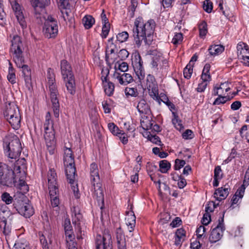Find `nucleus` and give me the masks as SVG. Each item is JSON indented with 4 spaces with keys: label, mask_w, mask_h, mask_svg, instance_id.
Returning a JSON list of instances; mask_svg holds the SVG:
<instances>
[{
    "label": "nucleus",
    "mask_w": 249,
    "mask_h": 249,
    "mask_svg": "<svg viewBox=\"0 0 249 249\" xmlns=\"http://www.w3.org/2000/svg\"><path fill=\"white\" fill-rule=\"evenodd\" d=\"M155 27L154 20L143 22L142 17L137 18L134 21L133 36L137 46L139 48L143 41L145 45L150 46L153 40V33Z\"/></svg>",
    "instance_id": "f257e3e1"
},
{
    "label": "nucleus",
    "mask_w": 249,
    "mask_h": 249,
    "mask_svg": "<svg viewBox=\"0 0 249 249\" xmlns=\"http://www.w3.org/2000/svg\"><path fill=\"white\" fill-rule=\"evenodd\" d=\"M23 50V44L20 37L17 35L14 36L11 40L10 53L13 55V59L17 66L22 69L25 82L28 85L31 82V71L28 66L24 64Z\"/></svg>",
    "instance_id": "f03ea898"
},
{
    "label": "nucleus",
    "mask_w": 249,
    "mask_h": 249,
    "mask_svg": "<svg viewBox=\"0 0 249 249\" xmlns=\"http://www.w3.org/2000/svg\"><path fill=\"white\" fill-rule=\"evenodd\" d=\"M63 162L65 167V174L68 182L71 184L74 196L78 198V182L75 179L76 175L74 157L71 148L65 147Z\"/></svg>",
    "instance_id": "7ed1b4c3"
},
{
    "label": "nucleus",
    "mask_w": 249,
    "mask_h": 249,
    "mask_svg": "<svg viewBox=\"0 0 249 249\" xmlns=\"http://www.w3.org/2000/svg\"><path fill=\"white\" fill-rule=\"evenodd\" d=\"M19 177L12 169H9L5 164L0 166V184L9 187H16L23 191H28L25 183H20Z\"/></svg>",
    "instance_id": "20e7f679"
},
{
    "label": "nucleus",
    "mask_w": 249,
    "mask_h": 249,
    "mask_svg": "<svg viewBox=\"0 0 249 249\" xmlns=\"http://www.w3.org/2000/svg\"><path fill=\"white\" fill-rule=\"evenodd\" d=\"M90 181L94 187L93 197L96 199L101 209L104 207V196L98 173L97 165L92 163L90 166Z\"/></svg>",
    "instance_id": "39448f33"
},
{
    "label": "nucleus",
    "mask_w": 249,
    "mask_h": 249,
    "mask_svg": "<svg viewBox=\"0 0 249 249\" xmlns=\"http://www.w3.org/2000/svg\"><path fill=\"white\" fill-rule=\"evenodd\" d=\"M4 154L9 162L13 163L17 159L21 152L22 147L19 139L17 136L5 140L3 142Z\"/></svg>",
    "instance_id": "423d86ee"
},
{
    "label": "nucleus",
    "mask_w": 249,
    "mask_h": 249,
    "mask_svg": "<svg viewBox=\"0 0 249 249\" xmlns=\"http://www.w3.org/2000/svg\"><path fill=\"white\" fill-rule=\"evenodd\" d=\"M60 66L61 74L66 83L67 89L71 94L73 95L75 93L76 87L71 68L66 60L61 61Z\"/></svg>",
    "instance_id": "0eeeda50"
},
{
    "label": "nucleus",
    "mask_w": 249,
    "mask_h": 249,
    "mask_svg": "<svg viewBox=\"0 0 249 249\" xmlns=\"http://www.w3.org/2000/svg\"><path fill=\"white\" fill-rule=\"evenodd\" d=\"M4 116L14 129H18L20 127V115L16 105L9 104L4 112Z\"/></svg>",
    "instance_id": "6e6552de"
},
{
    "label": "nucleus",
    "mask_w": 249,
    "mask_h": 249,
    "mask_svg": "<svg viewBox=\"0 0 249 249\" xmlns=\"http://www.w3.org/2000/svg\"><path fill=\"white\" fill-rule=\"evenodd\" d=\"M44 13L40 15L39 17L41 18L43 17L45 19L43 30L44 35L48 38H54L58 33L57 20L51 15H47L46 17L44 16Z\"/></svg>",
    "instance_id": "1a4fd4ad"
},
{
    "label": "nucleus",
    "mask_w": 249,
    "mask_h": 249,
    "mask_svg": "<svg viewBox=\"0 0 249 249\" xmlns=\"http://www.w3.org/2000/svg\"><path fill=\"white\" fill-rule=\"evenodd\" d=\"M96 249H113L111 234L105 230L103 235L97 234L95 239Z\"/></svg>",
    "instance_id": "9d476101"
},
{
    "label": "nucleus",
    "mask_w": 249,
    "mask_h": 249,
    "mask_svg": "<svg viewBox=\"0 0 249 249\" xmlns=\"http://www.w3.org/2000/svg\"><path fill=\"white\" fill-rule=\"evenodd\" d=\"M225 212H223L222 216L218 219V224L214 227L211 231L209 237V241L214 243L218 241L223 236V231L225 230L224 223V217Z\"/></svg>",
    "instance_id": "9b49d317"
},
{
    "label": "nucleus",
    "mask_w": 249,
    "mask_h": 249,
    "mask_svg": "<svg viewBox=\"0 0 249 249\" xmlns=\"http://www.w3.org/2000/svg\"><path fill=\"white\" fill-rule=\"evenodd\" d=\"M14 167L12 169L17 174V176H20V183H25V178L26 174L25 169L26 168V161L25 158L18 159L14 160Z\"/></svg>",
    "instance_id": "f8f14e48"
},
{
    "label": "nucleus",
    "mask_w": 249,
    "mask_h": 249,
    "mask_svg": "<svg viewBox=\"0 0 249 249\" xmlns=\"http://www.w3.org/2000/svg\"><path fill=\"white\" fill-rule=\"evenodd\" d=\"M50 91V97L52 103V108L53 109L54 116L55 118H58L59 115V103L57 98L58 91L55 85L53 84H48Z\"/></svg>",
    "instance_id": "ddd939ff"
},
{
    "label": "nucleus",
    "mask_w": 249,
    "mask_h": 249,
    "mask_svg": "<svg viewBox=\"0 0 249 249\" xmlns=\"http://www.w3.org/2000/svg\"><path fill=\"white\" fill-rule=\"evenodd\" d=\"M143 62L139 53H135L132 58V65L134 71L140 80L144 79L145 73L142 66Z\"/></svg>",
    "instance_id": "4468645a"
},
{
    "label": "nucleus",
    "mask_w": 249,
    "mask_h": 249,
    "mask_svg": "<svg viewBox=\"0 0 249 249\" xmlns=\"http://www.w3.org/2000/svg\"><path fill=\"white\" fill-rule=\"evenodd\" d=\"M9 213L10 211L7 207L4 204H0V227L3 229V232L5 233L8 231L6 228L7 220L11 221L14 218V215H11L7 219L6 216H8Z\"/></svg>",
    "instance_id": "2eb2a0df"
},
{
    "label": "nucleus",
    "mask_w": 249,
    "mask_h": 249,
    "mask_svg": "<svg viewBox=\"0 0 249 249\" xmlns=\"http://www.w3.org/2000/svg\"><path fill=\"white\" fill-rule=\"evenodd\" d=\"M30 1L36 18L46 12V7L50 3V0H30Z\"/></svg>",
    "instance_id": "dca6fc26"
},
{
    "label": "nucleus",
    "mask_w": 249,
    "mask_h": 249,
    "mask_svg": "<svg viewBox=\"0 0 249 249\" xmlns=\"http://www.w3.org/2000/svg\"><path fill=\"white\" fill-rule=\"evenodd\" d=\"M15 15L22 28L26 27V23L20 5L18 3L17 0H9Z\"/></svg>",
    "instance_id": "f3484780"
},
{
    "label": "nucleus",
    "mask_w": 249,
    "mask_h": 249,
    "mask_svg": "<svg viewBox=\"0 0 249 249\" xmlns=\"http://www.w3.org/2000/svg\"><path fill=\"white\" fill-rule=\"evenodd\" d=\"M237 53L238 57L240 55L244 61V64L249 67V55H246L248 51L249 54V48L248 45L243 42H240L237 45Z\"/></svg>",
    "instance_id": "a211bd4d"
},
{
    "label": "nucleus",
    "mask_w": 249,
    "mask_h": 249,
    "mask_svg": "<svg viewBox=\"0 0 249 249\" xmlns=\"http://www.w3.org/2000/svg\"><path fill=\"white\" fill-rule=\"evenodd\" d=\"M44 137L46 142V145L50 154L53 153L54 148L55 144L54 130L44 131Z\"/></svg>",
    "instance_id": "6ab92c4d"
},
{
    "label": "nucleus",
    "mask_w": 249,
    "mask_h": 249,
    "mask_svg": "<svg viewBox=\"0 0 249 249\" xmlns=\"http://www.w3.org/2000/svg\"><path fill=\"white\" fill-rule=\"evenodd\" d=\"M59 8L61 10V17L66 21L68 19L70 5L68 0H57Z\"/></svg>",
    "instance_id": "aec40b11"
},
{
    "label": "nucleus",
    "mask_w": 249,
    "mask_h": 249,
    "mask_svg": "<svg viewBox=\"0 0 249 249\" xmlns=\"http://www.w3.org/2000/svg\"><path fill=\"white\" fill-rule=\"evenodd\" d=\"M230 190L229 186L226 187V185H225L224 187H222L216 189L213 194L214 197L219 201L225 199L228 196Z\"/></svg>",
    "instance_id": "412c9836"
},
{
    "label": "nucleus",
    "mask_w": 249,
    "mask_h": 249,
    "mask_svg": "<svg viewBox=\"0 0 249 249\" xmlns=\"http://www.w3.org/2000/svg\"><path fill=\"white\" fill-rule=\"evenodd\" d=\"M26 198L23 194H20L19 196H14L13 206L18 213L21 209L22 207L25 205L24 204L26 203Z\"/></svg>",
    "instance_id": "4be33fe9"
},
{
    "label": "nucleus",
    "mask_w": 249,
    "mask_h": 249,
    "mask_svg": "<svg viewBox=\"0 0 249 249\" xmlns=\"http://www.w3.org/2000/svg\"><path fill=\"white\" fill-rule=\"evenodd\" d=\"M22 207L18 213L25 217H30L34 213V210L33 206L28 202Z\"/></svg>",
    "instance_id": "5701e85b"
},
{
    "label": "nucleus",
    "mask_w": 249,
    "mask_h": 249,
    "mask_svg": "<svg viewBox=\"0 0 249 249\" xmlns=\"http://www.w3.org/2000/svg\"><path fill=\"white\" fill-rule=\"evenodd\" d=\"M116 78L118 79L119 83L121 85H127L133 80V77L129 73H124L121 75L119 73L116 74Z\"/></svg>",
    "instance_id": "b1692460"
},
{
    "label": "nucleus",
    "mask_w": 249,
    "mask_h": 249,
    "mask_svg": "<svg viewBox=\"0 0 249 249\" xmlns=\"http://www.w3.org/2000/svg\"><path fill=\"white\" fill-rule=\"evenodd\" d=\"M133 205H130V210L126 212V224L127 226H135L136 216L132 210Z\"/></svg>",
    "instance_id": "393cba45"
},
{
    "label": "nucleus",
    "mask_w": 249,
    "mask_h": 249,
    "mask_svg": "<svg viewBox=\"0 0 249 249\" xmlns=\"http://www.w3.org/2000/svg\"><path fill=\"white\" fill-rule=\"evenodd\" d=\"M137 108L140 113L148 114L151 112L149 105L144 99L141 100L138 104Z\"/></svg>",
    "instance_id": "a878e982"
},
{
    "label": "nucleus",
    "mask_w": 249,
    "mask_h": 249,
    "mask_svg": "<svg viewBox=\"0 0 249 249\" xmlns=\"http://www.w3.org/2000/svg\"><path fill=\"white\" fill-rule=\"evenodd\" d=\"M224 50V47L221 45H211L209 49V54L211 56H215L221 53Z\"/></svg>",
    "instance_id": "bb28decb"
},
{
    "label": "nucleus",
    "mask_w": 249,
    "mask_h": 249,
    "mask_svg": "<svg viewBox=\"0 0 249 249\" xmlns=\"http://www.w3.org/2000/svg\"><path fill=\"white\" fill-rule=\"evenodd\" d=\"M82 22L86 29H89L95 23V19L92 16L87 15L82 18Z\"/></svg>",
    "instance_id": "cd10ccee"
},
{
    "label": "nucleus",
    "mask_w": 249,
    "mask_h": 249,
    "mask_svg": "<svg viewBox=\"0 0 249 249\" xmlns=\"http://www.w3.org/2000/svg\"><path fill=\"white\" fill-rule=\"evenodd\" d=\"M44 131L54 130L53 121L51 119L50 112H47L45 116V122L44 124Z\"/></svg>",
    "instance_id": "c85d7f7f"
},
{
    "label": "nucleus",
    "mask_w": 249,
    "mask_h": 249,
    "mask_svg": "<svg viewBox=\"0 0 249 249\" xmlns=\"http://www.w3.org/2000/svg\"><path fill=\"white\" fill-rule=\"evenodd\" d=\"M142 119L141 120V124L142 128L145 130L152 129L154 122L152 119H149L147 116Z\"/></svg>",
    "instance_id": "c756f323"
},
{
    "label": "nucleus",
    "mask_w": 249,
    "mask_h": 249,
    "mask_svg": "<svg viewBox=\"0 0 249 249\" xmlns=\"http://www.w3.org/2000/svg\"><path fill=\"white\" fill-rule=\"evenodd\" d=\"M199 36L204 38L208 33L207 22L203 20L198 25Z\"/></svg>",
    "instance_id": "7c9ffc66"
},
{
    "label": "nucleus",
    "mask_w": 249,
    "mask_h": 249,
    "mask_svg": "<svg viewBox=\"0 0 249 249\" xmlns=\"http://www.w3.org/2000/svg\"><path fill=\"white\" fill-rule=\"evenodd\" d=\"M171 163L166 160H162L160 162V171L162 173H167L171 168Z\"/></svg>",
    "instance_id": "2f4dec72"
},
{
    "label": "nucleus",
    "mask_w": 249,
    "mask_h": 249,
    "mask_svg": "<svg viewBox=\"0 0 249 249\" xmlns=\"http://www.w3.org/2000/svg\"><path fill=\"white\" fill-rule=\"evenodd\" d=\"M73 236L69 234L66 237V241L68 249H78V245L76 241H74Z\"/></svg>",
    "instance_id": "473e14b6"
},
{
    "label": "nucleus",
    "mask_w": 249,
    "mask_h": 249,
    "mask_svg": "<svg viewBox=\"0 0 249 249\" xmlns=\"http://www.w3.org/2000/svg\"><path fill=\"white\" fill-rule=\"evenodd\" d=\"M104 86L105 93L107 96H111L113 94L114 90V84L110 81H108L107 84H104Z\"/></svg>",
    "instance_id": "72a5a7b5"
},
{
    "label": "nucleus",
    "mask_w": 249,
    "mask_h": 249,
    "mask_svg": "<svg viewBox=\"0 0 249 249\" xmlns=\"http://www.w3.org/2000/svg\"><path fill=\"white\" fill-rule=\"evenodd\" d=\"M194 64H191L189 63L183 70L184 77L189 79L191 78L192 74L193 73V67Z\"/></svg>",
    "instance_id": "f704fd0d"
},
{
    "label": "nucleus",
    "mask_w": 249,
    "mask_h": 249,
    "mask_svg": "<svg viewBox=\"0 0 249 249\" xmlns=\"http://www.w3.org/2000/svg\"><path fill=\"white\" fill-rule=\"evenodd\" d=\"M172 114L174 118L172 119V123L174 124L175 127L180 131L184 128V126L181 124V121L178 118V115L174 112H172Z\"/></svg>",
    "instance_id": "c9c22d12"
},
{
    "label": "nucleus",
    "mask_w": 249,
    "mask_h": 249,
    "mask_svg": "<svg viewBox=\"0 0 249 249\" xmlns=\"http://www.w3.org/2000/svg\"><path fill=\"white\" fill-rule=\"evenodd\" d=\"M55 171L52 169H50L48 173V184L57 183Z\"/></svg>",
    "instance_id": "e433bc0d"
},
{
    "label": "nucleus",
    "mask_w": 249,
    "mask_h": 249,
    "mask_svg": "<svg viewBox=\"0 0 249 249\" xmlns=\"http://www.w3.org/2000/svg\"><path fill=\"white\" fill-rule=\"evenodd\" d=\"M108 128L109 131L114 135H116L117 136H119V135L122 134V132H123V131L120 130L118 127L113 123H110L108 124Z\"/></svg>",
    "instance_id": "4c0bfd02"
},
{
    "label": "nucleus",
    "mask_w": 249,
    "mask_h": 249,
    "mask_svg": "<svg viewBox=\"0 0 249 249\" xmlns=\"http://www.w3.org/2000/svg\"><path fill=\"white\" fill-rule=\"evenodd\" d=\"M48 189L51 198L57 196L58 193V188L57 183L48 184Z\"/></svg>",
    "instance_id": "58836bf2"
},
{
    "label": "nucleus",
    "mask_w": 249,
    "mask_h": 249,
    "mask_svg": "<svg viewBox=\"0 0 249 249\" xmlns=\"http://www.w3.org/2000/svg\"><path fill=\"white\" fill-rule=\"evenodd\" d=\"M7 79L12 84H14L16 83V75L14 72V69L12 67L10 66L9 68V73L7 75Z\"/></svg>",
    "instance_id": "ea45409f"
},
{
    "label": "nucleus",
    "mask_w": 249,
    "mask_h": 249,
    "mask_svg": "<svg viewBox=\"0 0 249 249\" xmlns=\"http://www.w3.org/2000/svg\"><path fill=\"white\" fill-rule=\"evenodd\" d=\"M231 100L229 96H223L221 94L214 100L213 105H219L220 104H225L227 101Z\"/></svg>",
    "instance_id": "a19ab883"
},
{
    "label": "nucleus",
    "mask_w": 249,
    "mask_h": 249,
    "mask_svg": "<svg viewBox=\"0 0 249 249\" xmlns=\"http://www.w3.org/2000/svg\"><path fill=\"white\" fill-rule=\"evenodd\" d=\"M1 198V200L7 205L12 203L14 200V198L7 192H4L2 194Z\"/></svg>",
    "instance_id": "79ce46f5"
},
{
    "label": "nucleus",
    "mask_w": 249,
    "mask_h": 249,
    "mask_svg": "<svg viewBox=\"0 0 249 249\" xmlns=\"http://www.w3.org/2000/svg\"><path fill=\"white\" fill-rule=\"evenodd\" d=\"M110 31V24L109 23L105 22L103 25L102 33L101 34V36L102 38H107V36L108 35V33Z\"/></svg>",
    "instance_id": "37998d69"
},
{
    "label": "nucleus",
    "mask_w": 249,
    "mask_h": 249,
    "mask_svg": "<svg viewBox=\"0 0 249 249\" xmlns=\"http://www.w3.org/2000/svg\"><path fill=\"white\" fill-rule=\"evenodd\" d=\"M124 92L126 96H131L132 97L138 96L139 93L136 89L134 88H128L126 87L125 89Z\"/></svg>",
    "instance_id": "c03bdc74"
},
{
    "label": "nucleus",
    "mask_w": 249,
    "mask_h": 249,
    "mask_svg": "<svg viewBox=\"0 0 249 249\" xmlns=\"http://www.w3.org/2000/svg\"><path fill=\"white\" fill-rule=\"evenodd\" d=\"M128 36L129 35L127 32H122L116 36L117 41L121 43H123L126 41L128 38Z\"/></svg>",
    "instance_id": "a18cd8bd"
},
{
    "label": "nucleus",
    "mask_w": 249,
    "mask_h": 249,
    "mask_svg": "<svg viewBox=\"0 0 249 249\" xmlns=\"http://www.w3.org/2000/svg\"><path fill=\"white\" fill-rule=\"evenodd\" d=\"M47 77L48 84H53L54 83L55 76L53 73V71L51 68L48 69Z\"/></svg>",
    "instance_id": "49530a36"
},
{
    "label": "nucleus",
    "mask_w": 249,
    "mask_h": 249,
    "mask_svg": "<svg viewBox=\"0 0 249 249\" xmlns=\"http://www.w3.org/2000/svg\"><path fill=\"white\" fill-rule=\"evenodd\" d=\"M203 9L208 13H210L213 10V3L210 0H205L203 2Z\"/></svg>",
    "instance_id": "de8ad7c7"
},
{
    "label": "nucleus",
    "mask_w": 249,
    "mask_h": 249,
    "mask_svg": "<svg viewBox=\"0 0 249 249\" xmlns=\"http://www.w3.org/2000/svg\"><path fill=\"white\" fill-rule=\"evenodd\" d=\"M183 40V35L181 33H177L172 40V43L175 45L180 44Z\"/></svg>",
    "instance_id": "09e8293b"
},
{
    "label": "nucleus",
    "mask_w": 249,
    "mask_h": 249,
    "mask_svg": "<svg viewBox=\"0 0 249 249\" xmlns=\"http://www.w3.org/2000/svg\"><path fill=\"white\" fill-rule=\"evenodd\" d=\"M246 185L245 184H242L239 188L237 190L236 192H235V194L234 195L238 197L239 198L241 199L245 193V191L246 189Z\"/></svg>",
    "instance_id": "8fccbe9b"
},
{
    "label": "nucleus",
    "mask_w": 249,
    "mask_h": 249,
    "mask_svg": "<svg viewBox=\"0 0 249 249\" xmlns=\"http://www.w3.org/2000/svg\"><path fill=\"white\" fill-rule=\"evenodd\" d=\"M185 164V160H183L176 159L175 161V165L174 166V169L175 170H179L180 168L183 167Z\"/></svg>",
    "instance_id": "3c124183"
},
{
    "label": "nucleus",
    "mask_w": 249,
    "mask_h": 249,
    "mask_svg": "<svg viewBox=\"0 0 249 249\" xmlns=\"http://www.w3.org/2000/svg\"><path fill=\"white\" fill-rule=\"evenodd\" d=\"M116 235L117 242L125 240L123 232L121 227L117 228Z\"/></svg>",
    "instance_id": "603ef678"
},
{
    "label": "nucleus",
    "mask_w": 249,
    "mask_h": 249,
    "mask_svg": "<svg viewBox=\"0 0 249 249\" xmlns=\"http://www.w3.org/2000/svg\"><path fill=\"white\" fill-rule=\"evenodd\" d=\"M223 178V173L220 166H217L214 170L213 178L221 179Z\"/></svg>",
    "instance_id": "864d4df0"
},
{
    "label": "nucleus",
    "mask_w": 249,
    "mask_h": 249,
    "mask_svg": "<svg viewBox=\"0 0 249 249\" xmlns=\"http://www.w3.org/2000/svg\"><path fill=\"white\" fill-rule=\"evenodd\" d=\"M215 202L213 201H209L206 205L205 212L211 213L213 212L215 209Z\"/></svg>",
    "instance_id": "5fc2aeb1"
},
{
    "label": "nucleus",
    "mask_w": 249,
    "mask_h": 249,
    "mask_svg": "<svg viewBox=\"0 0 249 249\" xmlns=\"http://www.w3.org/2000/svg\"><path fill=\"white\" fill-rule=\"evenodd\" d=\"M211 221V214L209 213H205L202 219V223L203 225H208Z\"/></svg>",
    "instance_id": "6e6d98bb"
},
{
    "label": "nucleus",
    "mask_w": 249,
    "mask_h": 249,
    "mask_svg": "<svg viewBox=\"0 0 249 249\" xmlns=\"http://www.w3.org/2000/svg\"><path fill=\"white\" fill-rule=\"evenodd\" d=\"M182 136L185 140L191 139L194 137L193 132L190 129H187L182 133Z\"/></svg>",
    "instance_id": "4d7b16f0"
},
{
    "label": "nucleus",
    "mask_w": 249,
    "mask_h": 249,
    "mask_svg": "<svg viewBox=\"0 0 249 249\" xmlns=\"http://www.w3.org/2000/svg\"><path fill=\"white\" fill-rule=\"evenodd\" d=\"M129 55V53L125 49L121 50L118 53V57L120 58L122 60H125L128 57Z\"/></svg>",
    "instance_id": "13d9d810"
},
{
    "label": "nucleus",
    "mask_w": 249,
    "mask_h": 249,
    "mask_svg": "<svg viewBox=\"0 0 249 249\" xmlns=\"http://www.w3.org/2000/svg\"><path fill=\"white\" fill-rule=\"evenodd\" d=\"M205 228L204 227V226H200L198 228H197L196 230V235L197 236V238H200L202 237L205 231Z\"/></svg>",
    "instance_id": "bf43d9fd"
},
{
    "label": "nucleus",
    "mask_w": 249,
    "mask_h": 249,
    "mask_svg": "<svg viewBox=\"0 0 249 249\" xmlns=\"http://www.w3.org/2000/svg\"><path fill=\"white\" fill-rule=\"evenodd\" d=\"M42 237L44 238L40 239V242L42 244L43 249H51L50 244H51V240L49 241V244L47 242V240L45 239L43 235H42Z\"/></svg>",
    "instance_id": "052dcab7"
},
{
    "label": "nucleus",
    "mask_w": 249,
    "mask_h": 249,
    "mask_svg": "<svg viewBox=\"0 0 249 249\" xmlns=\"http://www.w3.org/2000/svg\"><path fill=\"white\" fill-rule=\"evenodd\" d=\"M137 2L132 0L131 2V5L129 7V12L131 17H133L134 15V12L135 11L136 8L137 7Z\"/></svg>",
    "instance_id": "680f3d73"
},
{
    "label": "nucleus",
    "mask_w": 249,
    "mask_h": 249,
    "mask_svg": "<svg viewBox=\"0 0 249 249\" xmlns=\"http://www.w3.org/2000/svg\"><path fill=\"white\" fill-rule=\"evenodd\" d=\"M136 169V171L137 172V173H135V175H132L131 176V181L133 183H136L138 182V179H139V175L138 172H139V170H140L141 168L140 167H138L137 165H136L134 167V169Z\"/></svg>",
    "instance_id": "e2e57ef3"
},
{
    "label": "nucleus",
    "mask_w": 249,
    "mask_h": 249,
    "mask_svg": "<svg viewBox=\"0 0 249 249\" xmlns=\"http://www.w3.org/2000/svg\"><path fill=\"white\" fill-rule=\"evenodd\" d=\"M219 89L221 90L220 94H222L223 93L224 90H225L226 92L228 91L230 88L229 87V83L228 82H224L221 83L220 86L217 87Z\"/></svg>",
    "instance_id": "0e129e2a"
},
{
    "label": "nucleus",
    "mask_w": 249,
    "mask_h": 249,
    "mask_svg": "<svg viewBox=\"0 0 249 249\" xmlns=\"http://www.w3.org/2000/svg\"><path fill=\"white\" fill-rule=\"evenodd\" d=\"M181 219L178 217H177L170 223V226L173 228L177 227L181 225Z\"/></svg>",
    "instance_id": "69168bd1"
},
{
    "label": "nucleus",
    "mask_w": 249,
    "mask_h": 249,
    "mask_svg": "<svg viewBox=\"0 0 249 249\" xmlns=\"http://www.w3.org/2000/svg\"><path fill=\"white\" fill-rule=\"evenodd\" d=\"M207 85V83L202 82L201 83H199L198 85L197 88H196L197 91L199 92H202L204 91Z\"/></svg>",
    "instance_id": "338daca9"
},
{
    "label": "nucleus",
    "mask_w": 249,
    "mask_h": 249,
    "mask_svg": "<svg viewBox=\"0 0 249 249\" xmlns=\"http://www.w3.org/2000/svg\"><path fill=\"white\" fill-rule=\"evenodd\" d=\"M118 69L122 72H125L128 71V65L126 62H123L119 64Z\"/></svg>",
    "instance_id": "774afa93"
}]
</instances>
